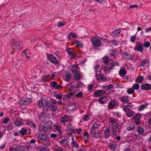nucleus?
<instances>
[{"label":"nucleus","instance_id":"45","mask_svg":"<svg viewBox=\"0 0 151 151\" xmlns=\"http://www.w3.org/2000/svg\"><path fill=\"white\" fill-rule=\"evenodd\" d=\"M71 77L70 74V73L69 72H68V73H66V74L65 75V78L67 82H69L71 79Z\"/></svg>","mask_w":151,"mask_h":151},{"label":"nucleus","instance_id":"14","mask_svg":"<svg viewBox=\"0 0 151 151\" xmlns=\"http://www.w3.org/2000/svg\"><path fill=\"white\" fill-rule=\"evenodd\" d=\"M44 101L45 103L43 109L45 112H47V111L50 110L51 105H50L47 100H45Z\"/></svg>","mask_w":151,"mask_h":151},{"label":"nucleus","instance_id":"59","mask_svg":"<svg viewBox=\"0 0 151 151\" xmlns=\"http://www.w3.org/2000/svg\"><path fill=\"white\" fill-rule=\"evenodd\" d=\"M15 145H11L9 147V150L10 151H15Z\"/></svg>","mask_w":151,"mask_h":151},{"label":"nucleus","instance_id":"31","mask_svg":"<svg viewBox=\"0 0 151 151\" xmlns=\"http://www.w3.org/2000/svg\"><path fill=\"white\" fill-rule=\"evenodd\" d=\"M78 68V66L77 65L73 64L71 67V70L73 72H75L77 71Z\"/></svg>","mask_w":151,"mask_h":151},{"label":"nucleus","instance_id":"47","mask_svg":"<svg viewBox=\"0 0 151 151\" xmlns=\"http://www.w3.org/2000/svg\"><path fill=\"white\" fill-rule=\"evenodd\" d=\"M121 32V30L120 29H118L114 31L113 32L112 34L113 35V36L114 37H115L117 35L119 34Z\"/></svg>","mask_w":151,"mask_h":151},{"label":"nucleus","instance_id":"46","mask_svg":"<svg viewBox=\"0 0 151 151\" xmlns=\"http://www.w3.org/2000/svg\"><path fill=\"white\" fill-rule=\"evenodd\" d=\"M75 109V107L74 104H72L68 107L67 109L69 111H72Z\"/></svg>","mask_w":151,"mask_h":151},{"label":"nucleus","instance_id":"38","mask_svg":"<svg viewBox=\"0 0 151 151\" xmlns=\"http://www.w3.org/2000/svg\"><path fill=\"white\" fill-rule=\"evenodd\" d=\"M116 147V144L114 143H110L109 145V147L110 149L113 150H115Z\"/></svg>","mask_w":151,"mask_h":151},{"label":"nucleus","instance_id":"9","mask_svg":"<svg viewBox=\"0 0 151 151\" xmlns=\"http://www.w3.org/2000/svg\"><path fill=\"white\" fill-rule=\"evenodd\" d=\"M96 76L98 80L103 81H106V78L104 76L100 71H97L96 73Z\"/></svg>","mask_w":151,"mask_h":151},{"label":"nucleus","instance_id":"50","mask_svg":"<svg viewBox=\"0 0 151 151\" xmlns=\"http://www.w3.org/2000/svg\"><path fill=\"white\" fill-rule=\"evenodd\" d=\"M82 119L84 121H87L90 119V116L86 114L82 116Z\"/></svg>","mask_w":151,"mask_h":151},{"label":"nucleus","instance_id":"3","mask_svg":"<svg viewBox=\"0 0 151 151\" xmlns=\"http://www.w3.org/2000/svg\"><path fill=\"white\" fill-rule=\"evenodd\" d=\"M62 128L61 125L60 124H56L52 126L51 130H53L55 132L58 131V135L60 136L62 134V132L61 131Z\"/></svg>","mask_w":151,"mask_h":151},{"label":"nucleus","instance_id":"32","mask_svg":"<svg viewBox=\"0 0 151 151\" xmlns=\"http://www.w3.org/2000/svg\"><path fill=\"white\" fill-rule=\"evenodd\" d=\"M14 124L17 126H20L23 125V123L20 119H17L14 122Z\"/></svg>","mask_w":151,"mask_h":151},{"label":"nucleus","instance_id":"49","mask_svg":"<svg viewBox=\"0 0 151 151\" xmlns=\"http://www.w3.org/2000/svg\"><path fill=\"white\" fill-rule=\"evenodd\" d=\"M50 110H51L53 111H58V109L56 106H55L53 105H51Z\"/></svg>","mask_w":151,"mask_h":151},{"label":"nucleus","instance_id":"2","mask_svg":"<svg viewBox=\"0 0 151 151\" xmlns=\"http://www.w3.org/2000/svg\"><path fill=\"white\" fill-rule=\"evenodd\" d=\"M72 120L71 116L67 115L61 116L59 118L60 122L64 125H65V124L68 122H70Z\"/></svg>","mask_w":151,"mask_h":151},{"label":"nucleus","instance_id":"64","mask_svg":"<svg viewBox=\"0 0 151 151\" xmlns=\"http://www.w3.org/2000/svg\"><path fill=\"white\" fill-rule=\"evenodd\" d=\"M83 93L81 91H80L76 95V96L77 97H81L82 96Z\"/></svg>","mask_w":151,"mask_h":151},{"label":"nucleus","instance_id":"28","mask_svg":"<svg viewBox=\"0 0 151 151\" xmlns=\"http://www.w3.org/2000/svg\"><path fill=\"white\" fill-rule=\"evenodd\" d=\"M51 86L55 89H58L59 88H61L59 85H58L57 82L55 81H53L50 83Z\"/></svg>","mask_w":151,"mask_h":151},{"label":"nucleus","instance_id":"61","mask_svg":"<svg viewBox=\"0 0 151 151\" xmlns=\"http://www.w3.org/2000/svg\"><path fill=\"white\" fill-rule=\"evenodd\" d=\"M110 54L111 56H114L116 55V50H111L110 52Z\"/></svg>","mask_w":151,"mask_h":151},{"label":"nucleus","instance_id":"7","mask_svg":"<svg viewBox=\"0 0 151 151\" xmlns=\"http://www.w3.org/2000/svg\"><path fill=\"white\" fill-rule=\"evenodd\" d=\"M144 49L143 45L141 42H137L136 45L134 48L135 50L142 52Z\"/></svg>","mask_w":151,"mask_h":151},{"label":"nucleus","instance_id":"27","mask_svg":"<svg viewBox=\"0 0 151 151\" xmlns=\"http://www.w3.org/2000/svg\"><path fill=\"white\" fill-rule=\"evenodd\" d=\"M74 45L77 47H82L83 46V43L80 41L75 40L74 42Z\"/></svg>","mask_w":151,"mask_h":151},{"label":"nucleus","instance_id":"56","mask_svg":"<svg viewBox=\"0 0 151 151\" xmlns=\"http://www.w3.org/2000/svg\"><path fill=\"white\" fill-rule=\"evenodd\" d=\"M71 145L74 148H78L79 145L76 142H72L71 143Z\"/></svg>","mask_w":151,"mask_h":151},{"label":"nucleus","instance_id":"62","mask_svg":"<svg viewBox=\"0 0 151 151\" xmlns=\"http://www.w3.org/2000/svg\"><path fill=\"white\" fill-rule=\"evenodd\" d=\"M13 129V126L11 123L9 124L7 127V129L8 130H11Z\"/></svg>","mask_w":151,"mask_h":151},{"label":"nucleus","instance_id":"6","mask_svg":"<svg viewBox=\"0 0 151 151\" xmlns=\"http://www.w3.org/2000/svg\"><path fill=\"white\" fill-rule=\"evenodd\" d=\"M74 126L71 124H69L66 128L68 135L69 136L71 135L74 132Z\"/></svg>","mask_w":151,"mask_h":151},{"label":"nucleus","instance_id":"11","mask_svg":"<svg viewBox=\"0 0 151 151\" xmlns=\"http://www.w3.org/2000/svg\"><path fill=\"white\" fill-rule=\"evenodd\" d=\"M70 139L69 138L63 139L59 142V143L62 146L65 147L68 146V143L70 142Z\"/></svg>","mask_w":151,"mask_h":151},{"label":"nucleus","instance_id":"17","mask_svg":"<svg viewBox=\"0 0 151 151\" xmlns=\"http://www.w3.org/2000/svg\"><path fill=\"white\" fill-rule=\"evenodd\" d=\"M141 88L144 90H151V84L146 83L142 84L141 86Z\"/></svg>","mask_w":151,"mask_h":151},{"label":"nucleus","instance_id":"19","mask_svg":"<svg viewBox=\"0 0 151 151\" xmlns=\"http://www.w3.org/2000/svg\"><path fill=\"white\" fill-rule=\"evenodd\" d=\"M28 132V134L30 133V131L28 128H22L20 131H19L20 134L22 135H25Z\"/></svg>","mask_w":151,"mask_h":151},{"label":"nucleus","instance_id":"51","mask_svg":"<svg viewBox=\"0 0 151 151\" xmlns=\"http://www.w3.org/2000/svg\"><path fill=\"white\" fill-rule=\"evenodd\" d=\"M82 131V129L81 128L75 129L73 133H76L77 134L79 135L81 134Z\"/></svg>","mask_w":151,"mask_h":151},{"label":"nucleus","instance_id":"44","mask_svg":"<svg viewBox=\"0 0 151 151\" xmlns=\"http://www.w3.org/2000/svg\"><path fill=\"white\" fill-rule=\"evenodd\" d=\"M81 77V74L80 73L77 72L74 75V78L76 80H79Z\"/></svg>","mask_w":151,"mask_h":151},{"label":"nucleus","instance_id":"8","mask_svg":"<svg viewBox=\"0 0 151 151\" xmlns=\"http://www.w3.org/2000/svg\"><path fill=\"white\" fill-rule=\"evenodd\" d=\"M116 65H117V66L119 65V64L116 62H113L111 63H110V64L107 65L104 68V71L105 72L107 73L108 70L112 69L114 66Z\"/></svg>","mask_w":151,"mask_h":151},{"label":"nucleus","instance_id":"18","mask_svg":"<svg viewBox=\"0 0 151 151\" xmlns=\"http://www.w3.org/2000/svg\"><path fill=\"white\" fill-rule=\"evenodd\" d=\"M108 99L107 96H105L100 97L98 101L101 104H105L106 103Z\"/></svg>","mask_w":151,"mask_h":151},{"label":"nucleus","instance_id":"39","mask_svg":"<svg viewBox=\"0 0 151 151\" xmlns=\"http://www.w3.org/2000/svg\"><path fill=\"white\" fill-rule=\"evenodd\" d=\"M137 131L140 135H143L144 133V129L141 127H138L137 129Z\"/></svg>","mask_w":151,"mask_h":151},{"label":"nucleus","instance_id":"42","mask_svg":"<svg viewBox=\"0 0 151 151\" xmlns=\"http://www.w3.org/2000/svg\"><path fill=\"white\" fill-rule=\"evenodd\" d=\"M125 112V115L129 117H131L134 114L133 112L130 110H127Z\"/></svg>","mask_w":151,"mask_h":151},{"label":"nucleus","instance_id":"25","mask_svg":"<svg viewBox=\"0 0 151 151\" xmlns=\"http://www.w3.org/2000/svg\"><path fill=\"white\" fill-rule=\"evenodd\" d=\"M127 73V71L125 68L121 69L119 72V75L122 77H125Z\"/></svg>","mask_w":151,"mask_h":151},{"label":"nucleus","instance_id":"33","mask_svg":"<svg viewBox=\"0 0 151 151\" xmlns=\"http://www.w3.org/2000/svg\"><path fill=\"white\" fill-rule=\"evenodd\" d=\"M114 86L113 85L110 84L108 85H103L102 86L103 88L105 89L106 90H109L111 88H114Z\"/></svg>","mask_w":151,"mask_h":151},{"label":"nucleus","instance_id":"37","mask_svg":"<svg viewBox=\"0 0 151 151\" xmlns=\"http://www.w3.org/2000/svg\"><path fill=\"white\" fill-rule=\"evenodd\" d=\"M50 78V76L49 74L43 76L41 79V81L42 82L47 81Z\"/></svg>","mask_w":151,"mask_h":151},{"label":"nucleus","instance_id":"34","mask_svg":"<svg viewBox=\"0 0 151 151\" xmlns=\"http://www.w3.org/2000/svg\"><path fill=\"white\" fill-rule=\"evenodd\" d=\"M38 138L41 140L44 141L47 138V135L45 134H39L38 136Z\"/></svg>","mask_w":151,"mask_h":151},{"label":"nucleus","instance_id":"29","mask_svg":"<svg viewBox=\"0 0 151 151\" xmlns=\"http://www.w3.org/2000/svg\"><path fill=\"white\" fill-rule=\"evenodd\" d=\"M144 77L143 76H141L139 75L135 80V82L139 83H141L144 80Z\"/></svg>","mask_w":151,"mask_h":151},{"label":"nucleus","instance_id":"24","mask_svg":"<svg viewBox=\"0 0 151 151\" xmlns=\"http://www.w3.org/2000/svg\"><path fill=\"white\" fill-rule=\"evenodd\" d=\"M120 100L122 103H127L129 100V97L127 96H124L121 98Z\"/></svg>","mask_w":151,"mask_h":151},{"label":"nucleus","instance_id":"57","mask_svg":"<svg viewBox=\"0 0 151 151\" xmlns=\"http://www.w3.org/2000/svg\"><path fill=\"white\" fill-rule=\"evenodd\" d=\"M150 45V42L147 41L145 42L144 44L143 45V46L145 48H147L149 47Z\"/></svg>","mask_w":151,"mask_h":151},{"label":"nucleus","instance_id":"30","mask_svg":"<svg viewBox=\"0 0 151 151\" xmlns=\"http://www.w3.org/2000/svg\"><path fill=\"white\" fill-rule=\"evenodd\" d=\"M132 107V105L131 103H129L127 105L125 106L123 110L124 112H126L127 110H130Z\"/></svg>","mask_w":151,"mask_h":151},{"label":"nucleus","instance_id":"55","mask_svg":"<svg viewBox=\"0 0 151 151\" xmlns=\"http://www.w3.org/2000/svg\"><path fill=\"white\" fill-rule=\"evenodd\" d=\"M139 87V85L138 84L135 83L133 85L132 88L133 89L137 90Z\"/></svg>","mask_w":151,"mask_h":151},{"label":"nucleus","instance_id":"5","mask_svg":"<svg viewBox=\"0 0 151 151\" xmlns=\"http://www.w3.org/2000/svg\"><path fill=\"white\" fill-rule=\"evenodd\" d=\"M47 59L52 63H54L55 65H58L60 63V62L57 60L56 57L53 55L48 54L47 55Z\"/></svg>","mask_w":151,"mask_h":151},{"label":"nucleus","instance_id":"20","mask_svg":"<svg viewBox=\"0 0 151 151\" xmlns=\"http://www.w3.org/2000/svg\"><path fill=\"white\" fill-rule=\"evenodd\" d=\"M109 122L111 126L118 124L117 120L112 117H110L109 118Z\"/></svg>","mask_w":151,"mask_h":151},{"label":"nucleus","instance_id":"63","mask_svg":"<svg viewBox=\"0 0 151 151\" xmlns=\"http://www.w3.org/2000/svg\"><path fill=\"white\" fill-rule=\"evenodd\" d=\"M34 122L33 120H27L26 122L27 124L28 125L31 126L32 123Z\"/></svg>","mask_w":151,"mask_h":151},{"label":"nucleus","instance_id":"40","mask_svg":"<svg viewBox=\"0 0 151 151\" xmlns=\"http://www.w3.org/2000/svg\"><path fill=\"white\" fill-rule=\"evenodd\" d=\"M148 104L145 103L144 104H142L138 108V110L139 111H141L144 109L147 106Z\"/></svg>","mask_w":151,"mask_h":151},{"label":"nucleus","instance_id":"35","mask_svg":"<svg viewBox=\"0 0 151 151\" xmlns=\"http://www.w3.org/2000/svg\"><path fill=\"white\" fill-rule=\"evenodd\" d=\"M116 102L115 101H113L109 103L108 106L110 109H112L116 106Z\"/></svg>","mask_w":151,"mask_h":151},{"label":"nucleus","instance_id":"22","mask_svg":"<svg viewBox=\"0 0 151 151\" xmlns=\"http://www.w3.org/2000/svg\"><path fill=\"white\" fill-rule=\"evenodd\" d=\"M110 128L109 127H108L104 132V134L105 138H108L110 136Z\"/></svg>","mask_w":151,"mask_h":151},{"label":"nucleus","instance_id":"48","mask_svg":"<svg viewBox=\"0 0 151 151\" xmlns=\"http://www.w3.org/2000/svg\"><path fill=\"white\" fill-rule=\"evenodd\" d=\"M110 58L107 57H104L103 58V63L107 64L109 62Z\"/></svg>","mask_w":151,"mask_h":151},{"label":"nucleus","instance_id":"23","mask_svg":"<svg viewBox=\"0 0 151 151\" xmlns=\"http://www.w3.org/2000/svg\"><path fill=\"white\" fill-rule=\"evenodd\" d=\"M66 51L71 58H73L76 56V52L71 51L70 48H67Z\"/></svg>","mask_w":151,"mask_h":151},{"label":"nucleus","instance_id":"15","mask_svg":"<svg viewBox=\"0 0 151 151\" xmlns=\"http://www.w3.org/2000/svg\"><path fill=\"white\" fill-rule=\"evenodd\" d=\"M90 134L92 137H95L97 138H99L101 137V133L99 132H96L94 130H91L90 132Z\"/></svg>","mask_w":151,"mask_h":151},{"label":"nucleus","instance_id":"58","mask_svg":"<svg viewBox=\"0 0 151 151\" xmlns=\"http://www.w3.org/2000/svg\"><path fill=\"white\" fill-rule=\"evenodd\" d=\"M134 90L132 88H128L127 90V92L129 94H132L134 92Z\"/></svg>","mask_w":151,"mask_h":151},{"label":"nucleus","instance_id":"53","mask_svg":"<svg viewBox=\"0 0 151 151\" xmlns=\"http://www.w3.org/2000/svg\"><path fill=\"white\" fill-rule=\"evenodd\" d=\"M22 147L21 145H19L17 146L15 148V151H25L24 150H21Z\"/></svg>","mask_w":151,"mask_h":151},{"label":"nucleus","instance_id":"54","mask_svg":"<svg viewBox=\"0 0 151 151\" xmlns=\"http://www.w3.org/2000/svg\"><path fill=\"white\" fill-rule=\"evenodd\" d=\"M98 123L99 122L97 121L96 122L93 123L92 127V129H93L98 128L99 126Z\"/></svg>","mask_w":151,"mask_h":151},{"label":"nucleus","instance_id":"60","mask_svg":"<svg viewBox=\"0 0 151 151\" xmlns=\"http://www.w3.org/2000/svg\"><path fill=\"white\" fill-rule=\"evenodd\" d=\"M136 36L135 35H133L130 38V41L133 42H135L136 39Z\"/></svg>","mask_w":151,"mask_h":151},{"label":"nucleus","instance_id":"52","mask_svg":"<svg viewBox=\"0 0 151 151\" xmlns=\"http://www.w3.org/2000/svg\"><path fill=\"white\" fill-rule=\"evenodd\" d=\"M37 105L39 108L42 107L44 105L43 101L42 100H40L38 101Z\"/></svg>","mask_w":151,"mask_h":151},{"label":"nucleus","instance_id":"4","mask_svg":"<svg viewBox=\"0 0 151 151\" xmlns=\"http://www.w3.org/2000/svg\"><path fill=\"white\" fill-rule=\"evenodd\" d=\"M93 45L95 47H99L101 45V42L99 39L93 37L91 39Z\"/></svg>","mask_w":151,"mask_h":151},{"label":"nucleus","instance_id":"13","mask_svg":"<svg viewBox=\"0 0 151 151\" xmlns=\"http://www.w3.org/2000/svg\"><path fill=\"white\" fill-rule=\"evenodd\" d=\"M12 40L13 42V45H12V47L14 48H14V46L16 47L17 50L20 49L22 47L23 44L21 42L19 41H15L13 40Z\"/></svg>","mask_w":151,"mask_h":151},{"label":"nucleus","instance_id":"26","mask_svg":"<svg viewBox=\"0 0 151 151\" xmlns=\"http://www.w3.org/2000/svg\"><path fill=\"white\" fill-rule=\"evenodd\" d=\"M112 126L113 130V134H116V132L119 129V124H118Z\"/></svg>","mask_w":151,"mask_h":151},{"label":"nucleus","instance_id":"12","mask_svg":"<svg viewBox=\"0 0 151 151\" xmlns=\"http://www.w3.org/2000/svg\"><path fill=\"white\" fill-rule=\"evenodd\" d=\"M32 100L30 98H25L21 99L19 101V104L22 106L24 105L27 103H29Z\"/></svg>","mask_w":151,"mask_h":151},{"label":"nucleus","instance_id":"16","mask_svg":"<svg viewBox=\"0 0 151 151\" xmlns=\"http://www.w3.org/2000/svg\"><path fill=\"white\" fill-rule=\"evenodd\" d=\"M141 117V114H138L134 116V119L135 121V123L136 124H139L141 122L140 119Z\"/></svg>","mask_w":151,"mask_h":151},{"label":"nucleus","instance_id":"10","mask_svg":"<svg viewBox=\"0 0 151 151\" xmlns=\"http://www.w3.org/2000/svg\"><path fill=\"white\" fill-rule=\"evenodd\" d=\"M104 94H105V95H107L106 91L103 90H97L93 93L94 96L96 97L104 96Z\"/></svg>","mask_w":151,"mask_h":151},{"label":"nucleus","instance_id":"41","mask_svg":"<svg viewBox=\"0 0 151 151\" xmlns=\"http://www.w3.org/2000/svg\"><path fill=\"white\" fill-rule=\"evenodd\" d=\"M135 128V126L134 124H131L130 126L127 128V130L128 131H130L134 130Z\"/></svg>","mask_w":151,"mask_h":151},{"label":"nucleus","instance_id":"21","mask_svg":"<svg viewBox=\"0 0 151 151\" xmlns=\"http://www.w3.org/2000/svg\"><path fill=\"white\" fill-rule=\"evenodd\" d=\"M123 56L125 59L132 60L133 58V56L132 55L127 52L124 53Z\"/></svg>","mask_w":151,"mask_h":151},{"label":"nucleus","instance_id":"43","mask_svg":"<svg viewBox=\"0 0 151 151\" xmlns=\"http://www.w3.org/2000/svg\"><path fill=\"white\" fill-rule=\"evenodd\" d=\"M83 139L85 141H87L89 138V134L86 132H85L83 134Z\"/></svg>","mask_w":151,"mask_h":151},{"label":"nucleus","instance_id":"36","mask_svg":"<svg viewBox=\"0 0 151 151\" xmlns=\"http://www.w3.org/2000/svg\"><path fill=\"white\" fill-rule=\"evenodd\" d=\"M149 62V60L148 59H146L142 61L139 64V67L140 66H145V65Z\"/></svg>","mask_w":151,"mask_h":151},{"label":"nucleus","instance_id":"1","mask_svg":"<svg viewBox=\"0 0 151 151\" xmlns=\"http://www.w3.org/2000/svg\"><path fill=\"white\" fill-rule=\"evenodd\" d=\"M52 124V122L50 121L47 122L42 127V131L49 134L50 133V131L51 130Z\"/></svg>","mask_w":151,"mask_h":151}]
</instances>
